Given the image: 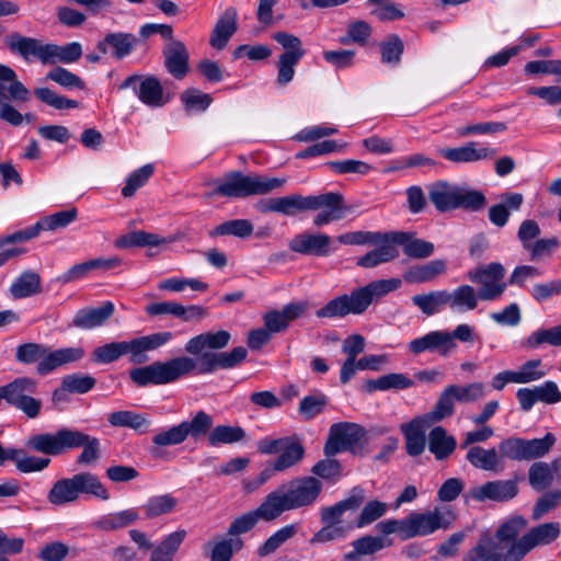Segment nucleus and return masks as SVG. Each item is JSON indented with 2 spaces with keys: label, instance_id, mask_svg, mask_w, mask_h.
I'll list each match as a JSON object with an SVG mask.
<instances>
[{
  "label": "nucleus",
  "instance_id": "nucleus-1",
  "mask_svg": "<svg viewBox=\"0 0 561 561\" xmlns=\"http://www.w3.org/2000/svg\"><path fill=\"white\" fill-rule=\"evenodd\" d=\"M231 340L230 332L219 330L204 332L191 337L184 346L192 356H176L165 362L157 360L150 365L130 369L129 377L138 386L167 385L182 378L211 375L219 369H230L241 364L248 350L237 346L229 352H216L225 348Z\"/></svg>",
  "mask_w": 561,
  "mask_h": 561
},
{
  "label": "nucleus",
  "instance_id": "nucleus-2",
  "mask_svg": "<svg viewBox=\"0 0 561 561\" xmlns=\"http://www.w3.org/2000/svg\"><path fill=\"white\" fill-rule=\"evenodd\" d=\"M343 203L342 194L328 192L320 195L290 194L282 197L263 198L257 202L255 207L262 214L275 213L286 217H295L299 213L328 208V210L318 213L313 219V224L321 227L344 218Z\"/></svg>",
  "mask_w": 561,
  "mask_h": 561
},
{
  "label": "nucleus",
  "instance_id": "nucleus-3",
  "mask_svg": "<svg viewBox=\"0 0 561 561\" xmlns=\"http://www.w3.org/2000/svg\"><path fill=\"white\" fill-rule=\"evenodd\" d=\"M25 446L48 456H59L67 450L82 448L77 458L79 465H90L100 458V440L96 437L67 427L55 433L34 434L27 438Z\"/></svg>",
  "mask_w": 561,
  "mask_h": 561
},
{
  "label": "nucleus",
  "instance_id": "nucleus-4",
  "mask_svg": "<svg viewBox=\"0 0 561 561\" xmlns=\"http://www.w3.org/2000/svg\"><path fill=\"white\" fill-rule=\"evenodd\" d=\"M401 286L402 279L399 277L373 280L353 289L348 295L343 294L329 300L316 311V316L319 319H335L348 314H363L374 301L398 290Z\"/></svg>",
  "mask_w": 561,
  "mask_h": 561
},
{
  "label": "nucleus",
  "instance_id": "nucleus-5",
  "mask_svg": "<svg viewBox=\"0 0 561 561\" xmlns=\"http://www.w3.org/2000/svg\"><path fill=\"white\" fill-rule=\"evenodd\" d=\"M5 44L12 53H18L23 59L28 60L33 56L43 65L72 64L82 56V45L79 42H71L61 46L43 44L39 39L12 33L7 36Z\"/></svg>",
  "mask_w": 561,
  "mask_h": 561
},
{
  "label": "nucleus",
  "instance_id": "nucleus-6",
  "mask_svg": "<svg viewBox=\"0 0 561 561\" xmlns=\"http://www.w3.org/2000/svg\"><path fill=\"white\" fill-rule=\"evenodd\" d=\"M323 484L316 477H301L282 484L266 495L267 504L274 515L312 505L322 492Z\"/></svg>",
  "mask_w": 561,
  "mask_h": 561
},
{
  "label": "nucleus",
  "instance_id": "nucleus-7",
  "mask_svg": "<svg viewBox=\"0 0 561 561\" xmlns=\"http://www.w3.org/2000/svg\"><path fill=\"white\" fill-rule=\"evenodd\" d=\"M286 181V178H271L259 174L247 175L241 171H230L217 182L213 194L229 198L265 195L283 187Z\"/></svg>",
  "mask_w": 561,
  "mask_h": 561
},
{
  "label": "nucleus",
  "instance_id": "nucleus-8",
  "mask_svg": "<svg viewBox=\"0 0 561 561\" xmlns=\"http://www.w3.org/2000/svg\"><path fill=\"white\" fill-rule=\"evenodd\" d=\"M428 199L439 213L462 208L479 211L484 208L486 197L481 191L451 184L447 181H436L428 187Z\"/></svg>",
  "mask_w": 561,
  "mask_h": 561
},
{
  "label": "nucleus",
  "instance_id": "nucleus-9",
  "mask_svg": "<svg viewBox=\"0 0 561 561\" xmlns=\"http://www.w3.org/2000/svg\"><path fill=\"white\" fill-rule=\"evenodd\" d=\"M456 520V514L446 506H435L425 512H411L404 517L407 540L425 537L443 529H449Z\"/></svg>",
  "mask_w": 561,
  "mask_h": 561
},
{
  "label": "nucleus",
  "instance_id": "nucleus-10",
  "mask_svg": "<svg viewBox=\"0 0 561 561\" xmlns=\"http://www.w3.org/2000/svg\"><path fill=\"white\" fill-rule=\"evenodd\" d=\"M366 432L364 427L355 423H335L330 427L328 440L324 445V454L332 457L341 451L348 450L354 455H362L364 451V439Z\"/></svg>",
  "mask_w": 561,
  "mask_h": 561
},
{
  "label": "nucleus",
  "instance_id": "nucleus-11",
  "mask_svg": "<svg viewBox=\"0 0 561 561\" xmlns=\"http://www.w3.org/2000/svg\"><path fill=\"white\" fill-rule=\"evenodd\" d=\"M272 38L284 48L277 62V83L286 85L293 81L295 76V67L305 56L306 50L302 47L301 39L287 32H276Z\"/></svg>",
  "mask_w": 561,
  "mask_h": 561
},
{
  "label": "nucleus",
  "instance_id": "nucleus-12",
  "mask_svg": "<svg viewBox=\"0 0 561 561\" xmlns=\"http://www.w3.org/2000/svg\"><path fill=\"white\" fill-rule=\"evenodd\" d=\"M126 89H133L139 101L149 107H159L165 103L162 84L154 76H128L118 84V90Z\"/></svg>",
  "mask_w": 561,
  "mask_h": 561
},
{
  "label": "nucleus",
  "instance_id": "nucleus-13",
  "mask_svg": "<svg viewBox=\"0 0 561 561\" xmlns=\"http://www.w3.org/2000/svg\"><path fill=\"white\" fill-rule=\"evenodd\" d=\"M332 244V238L325 233L302 232L296 234L288 247L293 252L301 255L327 257L337 250Z\"/></svg>",
  "mask_w": 561,
  "mask_h": 561
},
{
  "label": "nucleus",
  "instance_id": "nucleus-14",
  "mask_svg": "<svg viewBox=\"0 0 561 561\" xmlns=\"http://www.w3.org/2000/svg\"><path fill=\"white\" fill-rule=\"evenodd\" d=\"M517 480H493L470 489L468 495L478 501L507 502L518 494Z\"/></svg>",
  "mask_w": 561,
  "mask_h": 561
},
{
  "label": "nucleus",
  "instance_id": "nucleus-15",
  "mask_svg": "<svg viewBox=\"0 0 561 561\" xmlns=\"http://www.w3.org/2000/svg\"><path fill=\"white\" fill-rule=\"evenodd\" d=\"M457 348V343L453 342L447 331H431L421 337L409 342L408 350L414 355L424 352L437 353L440 356H448Z\"/></svg>",
  "mask_w": 561,
  "mask_h": 561
},
{
  "label": "nucleus",
  "instance_id": "nucleus-16",
  "mask_svg": "<svg viewBox=\"0 0 561 561\" xmlns=\"http://www.w3.org/2000/svg\"><path fill=\"white\" fill-rule=\"evenodd\" d=\"M139 38L131 33L111 32L96 44V49L101 55H111L114 59L122 60L126 58L138 45Z\"/></svg>",
  "mask_w": 561,
  "mask_h": 561
},
{
  "label": "nucleus",
  "instance_id": "nucleus-17",
  "mask_svg": "<svg viewBox=\"0 0 561 561\" xmlns=\"http://www.w3.org/2000/svg\"><path fill=\"white\" fill-rule=\"evenodd\" d=\"M414 381L421 383H443L445 374L440 369H423L414 373V379L403 374H388L378 379H367L364 386H413Z\"/></svg>",
  "mask_w": 561,
  "mask_h": 561
},
{
  "label": "nucleus",
  "instance_id": "nucleus-18",
  "mask_svg": "<svg viewBox=\"0 0 561 561\" xmlns=\"http://www.w3.org/2000/svg\"><path fill=\"white\" fill-rule=\"evenodd\" d=\"M541 359H530L524 363L519 370H504L494 376L492 386L507 383H529L546 376Z\"/></svg>",
  "mask_w": 561,
  "mask_h": 561
},
{
  "label": "nucleus",
  "instance_id": "nucleus-19",
  "mask_svg": "<svg viewBox=\"0 0 561 561\" xmlns=\"http://www.w3.org/2000/svg\"><path fill=\"white\" fill-rule=\"evenodd\" d=\"M85 352L81 346L65 347L55 351H49L45 346V353L36 366V371L41 376H46L60 366L81 360Z\"/></svg>",
  "mask_w": 561,
  "mask_h": 561
},
{
  "label": "nucleus",
  "instance_id": "nucleus-20",
  "mask_svg": "<svg viewBox=\"0 0 561 561\" xmlns=\"http://www.w3.org/2000/svg\"><path fill=\"white\" fill-rule=\"evenodd\" d=\"M387 239L392 241L394 247H402L403 253L410 259H427L435 250L432 242L415 238L414 232L391 231L388 232Z\"/></svg>",
  "mask_w": 561,
  "mask_h": 561
},
{
  "label": "nucleus",
  "instance_id": "nucleus-21",
  "mask_svg": "<svg viewBox=\"0 0 561 561\" xmlns=\"http://www.w3.org/2000/svg\"><path fill=\"white\" fill-rule=\"evenodd\" d=\"M437 153L450 162L469 163L491 159L496 154V150L490 147L477 148V142L470 141L457 148H440Z\"/></svg>",
  "mask_w": 561,
  "mask_h": 561
},
{
  "label": "nucleus",
  "instance_id": "nucleus-22",
  "mask_svg": "<svg viewBox=\"0 0 561 561\" xmlns=\"http://www.w3.org/2000/svg\"><path fill=\"white\" fill-rule=\"evenodd\" d=\"M164 66L168 72L178 80H182L188 72L190 55L183 42L170 41L162 50Z\"/></svg>",
  "mask_w": 561,
  "mask_h": 561
},
{
  "label": "nucleus",
  "instance_id": "nucleus-23",
  "mask_svg": "<svg viewBox=\"0 0 561 561\" xmlns=\"http://www.w3.org/2000/svg\"><path fill=\"white\" fill-rule=\"evenodd\" d=\"M115 306L112 301H105L100 307L79 309L71 322V325L81 330H92L104 325L114 314Z\"/></svg>",
  "mask_w": 561,
  "mask_h": 561
},
{
  "label": "nucleus",
  "instance_id": "nucleus-24",
  "mask_svg": "<svg viewBox=\"0 0 561 561\" xmlns=\"http://www.w3.org/2000/svg\"><path fill=\"white\" fill-rule=\"evenodd\" d=\"M238 12L236 8L228 7L219 16L210 34L209 44L218 50L224 49L238 28Z\"/></svg>",
  "mask_w": 561,
  "mask_h": 561
},
{
  "label": "nucleus",
  "instance_id": "nucleus-25",
  "mask_svg": "<svg viewBox=\"0 0 561 561\" xmlns=\"http://www.w3.org/2000/svg\"><path fill=\"white\" fill-rule=\"evenodd\" d=\"M73 493L78 501L81 495H90L103 501L110 499V493L99 477L89 471L78 472L70 477Z\"/></svg>",
  "mask_w": 561,
  "mask_h": 561
},
{
  "label": "nucleus",
  "instance_id": "nucleus-26",
  "mask_svg": "<svg viewBox=\"0 0 561 561\" xmlns=\"http://www.w3.org/2000/svg\"><path fill=\"white\" fill-rule=\"evenodd\" d=\"M428 425L422 417H415L411 422L401 425L408 455L416 457L424 451L426 446L425 431Z\"/></svg>",
  "mask_w": 561,
  "mask_h": 561
},
{
  "label": "nucleus",
  "instance_id": "nucleus-27",
  "mask_svg": "<svg viewBox=\"0 0 561 561\" xmlns=\"http://www.w3.org/2000/svg\"><path fill=\"white\" fill-rule=\"evenodd\" d=\"M173 337L172 332L163 331L158 333H152L149 335L140 336L131 339L133 345V364H144L148 360L147 352L157 350L167 343H169Z\"/></svg>",
  "mask_w": 561,
  "mask_h": 561
},
{
  "label": "nucleus",
  "instance_id": "nucleus-28",
  "mask_svg": "<svg viewBox=\"0 0 561 561\" xmlns=\"http://www.w3.org/2000/svg\"><path fill=\"white\" fill-rule=\"evenodd\" d=\"M267 501L261 503V505L251 512L244 513L241 516L237 517L228 528V535L231 538H238L239 535L245 534L254 528L260 519L271 522L276 519V516L270 515L271 508L266 506Z\"/></svg>",
  "mask_w": 561,
  "mask_h": 561
},
{
  "label": "nucleus",
  "instance_id": "nucleus-29",
  "mask_svg": "<svg viewBox=\"0 0 561 561\" xmlns=\"http://www.w3.org/2000/svg\"><path fill=\"white\" fill-rule=\"evenodd\" d=\"M447 270L446 261L443 259L432 260L425 264L410 266L403 273L404 282L409 284H422L434 280Z\"/></svg>",
  "mask_w": 561,
  "mask_h": 561
},
{
  "label": "nucleus",
  "instance_id": "nucleus-30",
  "mask_svg": "<svg viewBox=\"0 0 561 561\" xmlns=\"http://www.w3.org/2000/svg\"><path fill=\"white\" fill-rule=\"evenodd\" d=\"M365 339L360 334H352L347 336L342 344V352L346 354L347 358L343 363L340 371V380L342 383H347L354 376L355 362L357 356L364 352Z\"/></svg>",
  "mask_w": 561,
  "mask_h": 561
},
{
  "label": "nucleus",
  "instance_id": "nucleus-31",
  "mask_svg": "<svg viewBox=\"0 0 561 561\" xmlns=\"http://www.w3.org/2000/svg\"><path fill=\"white\" fill-rule=\"evenodd\" d=\"M377 247L357 260V265L364 268H373L382 263H388L399 257V250L389 239H382Z\"/></svg>",
  "mask_w": 561,
  "mask_h": 561
},
{
  "label": "nucleus",
  "instance_id": "nucleus-32",
  "mask_svg": "<svg viewBox=\"0 0 561 561\" xmlns=\"http://www.w3.org/2000/svg\"><path fill=\"white\" fill-rule=\"evenodd\" d=\"M462 561H500L499 545L490 533H483L477 543L462 557Z\"/></svg>",
  "mask_w": 561,
  "mask_h": 561
},
{
  "label": "nucleus",
  "instance_id": "nucleus-33",
  "mask_svg": "<svg viewBox=\"0 0 561 561\" xmlns=\"http://www.w3.org/2000/svg\"><path fill=\"white\" fill-rule=\"evenodd\" d=\"M133 352L131 341L111 342L94 348L91 360L96 364H111L128 355L131 363Z\"/></svg>",
  "mask_w": 561,
  "mask_h": 561
},
{
  "label": "nucleus",
  "instance_id": "nucleus-34",
  "mask_svg": "<svg viewBox=\"0 0 561 561\" xmlns=\"http://www.w3.org/2000/svg\"><path fill=\"white\" fill-rule=\"evenodd\" d=\"M456 438L447 434L443 426H435L428 434V449L436 460L448 458L456 449Z\"/></svg>",
  "mask_w": 561,
  "mask_h": 561
},
{
  "label": "nucleus",
  "instance_id": "nucleus-35",
  "mask_svg": "<svg viewBox=\"0 0 561 561\" xmlns=\"http://www.w3.org/2000/svg\"><path fill=\"white\" fill-rule=\"evenodd\" d=\"M174 240V238L167 239L157 233L136 230L116 239L115 247L121 249H128L134 247H159L164 243H171Z\"/></svg>",
  "mask_w": 561,
  "mask_h": 561
},
{
  "label": "nucleus",
  "instance_id": "nucleus-36",
  "mask_svg": "<svg viewBox=\"0 0 561 561\" xmlns=\"http://www.w3.org/2000/svg\"><path fill=\"white\" fill-rule=\"evenodd\" d=\"M448 308L456 312L472 311L478 307L477 290L471 285H460L447 290Z\"/></svg>",
  "mask_w": 561,
  "mask_h": 561
},
{
  "label": "nucleus",
  "instance_id": "nucleus-37",
  "mask_svg": "<svg viewBox=\"0 0 561 561\" xmlns=\"http://www.w3.org/2000/svg\"><path fill=\"white\" fill-rule=\"evenodd\" d=\"M411 300L427 317H432L440 312L445 307H448L447 289L417 294L412 296Z\"/></svg>",
  "mask_w": 561,
  "mask_h": 561
},
{
  "label": "nucleus",
  "instance_id": "nucleus-38",
  "mask_svg": "<svg viewBox=\"0 0 561 561\" xmlns=\"http://www.w3.org/2000/svg\"><path fill=\"white\" fill-rule=\"evenodd\" d=\"M466 459L477 469L484 471H499L501 457L495 448L484 449L480 446H472L468 449Z\"/></svg>",
  "mask_w": 561,
  "mask_h": 561
},
{
  "label": "nucleus",
  "instance_id": "nucleus-39",
  "mask_svg": "<svg viewBox=\"0 0 561 561\" xmlns=\"http://www.w3.org/2000/svg\"><path fill=\"white\" fill-rule=\"evenodd\" d=\"M5 82H9L8 91L10 99L19 102H26L30 99L28 89L18 80L15 71L9 66L0 64V92L5 94Z\"/></svg>",
  "mask_w": 561,
  "mask_h": 561
},
{
  "label": "nucleus",
  "instance_id": "nucleus-40",
  "mask_svg": "<svg viewBox=\"0 0 561 561\" xmlns=\"http://www.w3.org/2000/svg\"><path fill=\"white\" fill-rule=\"evenodd\" d=\"M561 534L558 522L543 523L530 528L524 537L534 549L538 546H547L556 541Z\"/></svg>",
  "mask_w": 561,
  "mask_h": 561
},
{
  "label": "nucleus",
  "instance_id": "nucleus-41",
  "mask_svg": "<svg viewBox=\"0 0 561 561\" xmlns=\"http://www.w3.org/2000/svg\"><path fill=\"white\" fill-rule=\"evenodd\" d=\"M0 390H9L4 393V400L23 411L28 417H36L39 414L42 402L38 399L26 396L22 392L23 388H0Z\"/></svg>",
  "mask_w": 561,
  "mask_h": 561
},
{
  "label": "nucleus",
  "instance_id": "nucleus-42",
  "mask_svg": "<svg viewBox=\"0 0 561 561\" xmlns=\"http://www.w3.org/2000/svg\"><path fill=\"white\" fill-rule=\"evenodd\" d=\"M139 518L138 513L133 510H125L100 517L93 523L94 528L103 531H113L131 525Z\"/></svg>",
  "mask_w": 561,
  "mask_h": 561
},
{
  "label": "nucleus",
  "instance_id": "nucleus-43",
  "mask_svg": "<svg viewBox=\"0 0 561 561\" xmlns=\"http://www.w3.org/2000/svg\"><path fill=\"white\" fill-rule=\"evenodd\" d=\"M15 299L26 298L41 293V276L33 271L23 272L10 287Z\"/></svg>",
  "mask_w": 561,
  "mask_h": 561
},
{
  "label": "nucleus",
  "instance_id": "nucleus-44",
  "mask_svg": "<svg viewBox=\"0 0 561 561\" xmlns=\"http://www.w3.org/2000/svg\"><path fill=\"white\" fill-rule=\"evenodd\" d=\"M186 536L185 530H178L168 535L151 552L149 561H173L181 543Z\"/></svg>",
  "mask_w": 561,
  "mask_h": 561
},
{
  "label": "nucleus",
  "instance_id": "nucleus-45",
  "mask_svg": "<svg viewBox=\"0 0 561 561\" xmlns=\"http://www.w3.org/2000/svg\"><path fill=\"white\" fill-rule=\"evenodd\" d=\"M305 456L302 444L293 438H288V443L279 451V456L273 462L277 471H285L297 465Z\"/></svg>",
  "mask_w": 561,
  "mask_h": 561
},
{
  "label": "nucleus",
  "instance_id": "nucleus-46",
  "mask_svg": "<svg viewBox=\"0 0 561 561\" xmlns=\"http://www.w3.org/2000/svg\"><path fill=\"white\" fill-rule=\"evenodd\" d=\"M178 505V500L171 494L150 496L141 506L147 518H156L170 514Z\"/></svg>",
  "mask_w": 561,
  "mask_h": 561
},
{
  "label": "nucleus",
  "instance_id": "nucleus-47",
  "mask_svg": "<svg viewBox=\"0 0 561 561\" xmlns=\"http://www.w3.org/2000/svg\"><path fill=\"white\" fill-rule=\"evenodd\" d=\"M254 227L249 219H231L221 222L214 230L210 236H233L240 239H247L253 233Z\"/></svg>",
  "mask_w": 561,
  "mask_h": 561
},
{
  "label": "nucleus",
  "instance_id": "nucleus-48",
  "mask_svg": "<svg viewBox=\"0 0 561 561\" xmlns=\"http://www.w3.org/2000/svg\"><path fill=\"white\" fill-rule=\"evenodd\" d=\"M47 501L55 506H65L77 502L70 477L54 482L47 493Z\"/></svg>",
  "mask_w": 561,
  "mask_h": 561
},
{
  "label": "nucleus",
  "instance_id": "nucleus-49",
  "mask_svg": "<svg viewBox=\"0 0 561 561\" xmlns=\"http://www.w3.org/2000/svg\"><path fill=\"white\" fill-rule=\"evenodd\" d=\"M181 102L186 113L205 112L211 104L213 98L208 93H204L196 88H188L180 95Z\"/></svg>",
  "mask_w": 561,
  "mask_h": 561
},
{
  "label": "nucleus",
  "instance_id": "nucleus-50",
  "mask_svg": "<svg viewBox=\"0 0 561 561\" xmlns=\"http://www.w3.org/2000/svg\"><path fill=\"white\" fill-rule=\"evenodd\" d=\"M554 479V469L542 461L534 462L528 470V481L536 491H542L551 485Z\"/></svg>",
  "mask_w": 561,
  "mask_h": 561
},
{
  "label": "nucleus",
  "instance_id": "nucleus-51",
  "mask_svg": "<svg viewBox=\"0 0 561 561\" xmlns=\"http://www.w3.org/2000/svg\"><path fill=\"white\" fill-rule=\"evenodd\" d=\"M556 443V437L552 433H547L541 438L524 439V460L529 461L546 456Z\"/></svg>",
  "mask_w": 561,
  "mask_h": 561
},
{
  "label": "nucleus",
  "instance_id": "nucleus-52",
  "mask_svg": "<svg viewBox=\"0 0 561 561\" xmlns=\"http://www.w3.org/2000/svg\"><path fill=\"white\" fill-rule=\"evenodd\" d=\"M381 62L398 66L404 51V43L397 34H390L379 45Z\"/></svg>",
  "mask_w": 561,
  "mask_h": 561
},
{
  "label": "nucleus",
  "instance_id": "nucleus-53",
  "mask_svg": "<svg viewBox=\"0 0 561 561\" xmlns=\"http://www.w3.org/2000/svg\"><path fill=\"white\" fill-rule=\"evenodd\" d=\"M354 551L346 554V560L354 561L357 556L373 554L383 549L387 543L382 537L378 536H364L352 542Z\"/></svg>",
  "mask_w": 561,
  "mask_h": 561
},
{
  "label": "nucleus",
  "instance_id": "nucleus-54",
  "mask_svg": "<svg viewBox=\"0 0 561 561\" xmlns=\"http://www.w3.org/2000/svg\"><path fill=\"white\" fill-rule=\"evenodd\" d=\"M543 344L561 346V324L549 329H539L525 340V345L529 348H538Z\"/></svg>",
  "mask_w": 561,
  "mask_h": 561
},
{
  "label": "nucleus",
  "instance_id": "nucleus-55",
  "mask_svg": "<svg viewBox=\"0 0 561 561\" xmlns=\"http://www.w3.org/2000/svg\"><path fill=\"white\" fill-rule=\"evenodd\" d=\"M455 396L454 391L450 390V388H447L439 397L438 401L436 402L434 409L421 416L424 419L428 424L432 422H438L444 420L447 416H450L454 413V404H455Z\"/></svg>",
  "mask_w": 561,
  "mask_h": 561
},
{
  "label": "nucleus",
  "instance_id": "nucleus-56",
  "mask_svg": "<svg viewBox=\"0 0 561 561\" xmlns=\"http://www.w3.org/2000/svg\"><path fill=\"white\" fill-rule=\"evenodd\" d=\"M245 432L240 426L218 425L208 435V442L211 446L219 444H233L242 440Z\"/></svg>",
  "mask_w": 561,
  "mask_h": 561
},
{
  "label": "nucleus",
  "instance_id": "nucleus-57",
  "mask_svg": "<svg viewBox=\"0 0 561 561\" xmlns=\"http://www.w3.org/2000/svg\"><path fill=\"white\" fill-rule=\"evenodd\" d=\"M154 172V165L147 163L135 170L127 178L125 186L122 188V195L126 198L133 197L137 190L142 187Z\"/></svg>",
  "mask_w": 561,
  "mask_h": 561
},
{
  "label": "nucleus",
  "instance_id": "nucleus-58",
  "mask_svg": "<svg viewBox=\"0 0 561 561\" xmlns=\"http://www.w3.org/2000/svg\"><path fill=\"white\" fill-rule=\"evenodd\" d=\"M297 534V526L286 525L270 536L265 542L259 548L260 557H266L275 552L284 542L293 538Z\"/></svg>",
  "mask_w": 561,
  "mask_h": 561
},
{
  "label": "nucleus",
  "instance_id": "nucleus-59",
  "mask_svg": "<svg viewBox=\"0 0 561 561\" xmlns=\"http://www.w3.org/2000/svg\"><path fill=\"white\" fill-rule=\"evenodd\" d=\"M16 469L23 473L41 472L50 463V458L27 456L23 449H16L15 459Z\"/></svg>",
  "mask_w": 561,
  "mask_h": 561
},
{
  "label": "nucleus",
  "instance_id": "nucleus-60",
  "mask_svg": "<svg viewBox=\"0 0 561 561\" xmlns=\"http://www.w3.org/2000/svg\"><path fill=\"white\" fill-rule=\"evenodd\" d=\"M78 217L77 208L72 207L69 209L57 211L53 215L46 216L38 220L36 224L39 225L41 231L43 230H56L65 228L75 221Z\"/></svg>",
  "mask_w": 561,
  "mask_h": 561
},
{
  "label": "nucleus",
  "instance_id": "nucleus-61",
  "mask_svg": "<svg viewBox=\"0 0 561 561\" xmlns=\"http://www.w3.org/2000/svg\"><path fill=\"white\" fill-rule=\"evenodd\" d=\"M388 232H373V231H353L340 234L336 239L342 244L347 245H362V244H378L382 239H387Z\"/></svg>",
  "mask_w": 561,
  "mask_h": 561
},
{
  "label": "nucleus",
  "instance_id": "nucleus-62",
  "mask_svg": "<svg viewBox=\"0 0 561 561\" xmlns=\"http://www.w3.org/2000/svg\"><path fill=\"white\" fill-rule=\"evenodd\" d=\"M35 96L46 105H49L56 110L77 108L79 102L76 100L67 99L62 95H58L49 88H36L34 90Z\"/></svg>",
  "mask_w": 561,
  "mask_h": 561
},
{
  "label": "nucleus",
  "instance_id": "nucleus-63",
  "mask_svg": "<svg viewBox=\"0 0 561 561\" xmlns=\"http://www.w3.org/2000/svg\"><path fill=\"white\" fill-rule=\"evenodd\" d=\"M370 35L371 26L366 21L358 20L348 24L346 35L340 38V43L343 45L356 43L363 46Z\"/></svg>",
  "mask_w": 561,
  "mask_h": 561
},
{
  "label": "nucleus",
  "instance_id": "nucleus-64",
  "mask_svg": "<svg viewBox=\"0 0 561 561\" xmlns=\"http://www.w3.org/2000/svg\"><path fill=\"white\" fill-rule=\"evenodd\" d=\"M243 547L240 538L221 539L216 542L210 552V561H230L234 551Z\"/></svg>",
  "mask_w": 561,
  "mask_h": 561
}]
</instances>
